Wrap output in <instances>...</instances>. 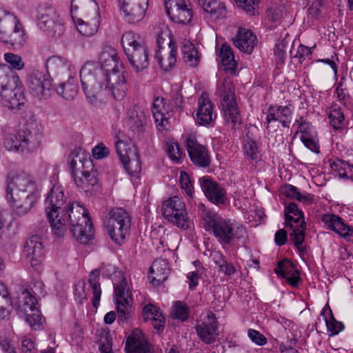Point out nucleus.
<instances>
[{
  "label": "nucleus",
  "mask_w": 353,
  "mask_h": 353,
  "mask_svg": "<svg viewBox=\"0 0 353 353\" xmlns=\"http://www.w3.org/2000/svg\"><path fill=\"white\" fill-rule=\"evenodd\" d=\"M99 62L88 61L80 71L84 94L92 105L101 108L108 98L122 100L128 90L122 63L112 46L103 48Z\"/></svg>",
  "instance_id": "nucleus-1"
},
{
  "label": "nucleus",
  "mask_w": 353,
  "mask_h": 353,
  "mask_svg": "<svg viewBox=\"0 0 353 353\" xmlns=\"http://www.w3.org/2000/svg\"><path fill=\"white\" fill-rule=\"evenodd\" d=\"M203 224L206 230L212 232L223 248L236 243L243 245L248 243L245 228L234 220L224 219L215 212L206 211L203 216Z\"/></svg>",
  "instance_id": "nucleus-2"
},
{
  "label": "nucleus",
  "mask_w": 353,
  "mask_h": 353,
  "mask_svg": "<svg viewBox=\"0 0 353 353\" xmlns=\"http://www.w3.org/2000/svg\"><path fill=\"white\" fill-rule=\"evenodd\" d=\"M60 216H63L73 237L83 244H87L92 239L94 231L93 225L85 208L79 202L69 201L61 211Z\"/></svg>",
  "instance_id": "nucleus-3"
},
{
  "label": "nucleus",
  "mask_w": 353,
  "mask_h": 353,
  "mask_svg": "<svg viewBox=\"0 0 353 353\" xmlns=\"http://www.w3.org/2000/svg\"><path fill=\"white\" fill-rule=\"evenodd\" d=\"M34 124H28L24 129L17 134L12 132V128L8 125H3L1 132L3 147L8 151L23 152L29 146L34 148L39 145L41 134Z\"/></svg>",
  "instance_id": "nucleus-4"
},
{
  "label": "nucleus",
  "mask_w": 353,
  "mask_h": 353,
  "mask_svg": "<svg viewBox=\"0 0 353 353\" xmlns=\"http://www.w3.org/2000/svg\"><path fill=\"white\" fill-rule=\"evenodd\" d=\"M70 158V168L77 185L85 192L90 191L98 182L90 158L81 151H73Z\"/></svg>",
  "instance_id": "nucleus-5"
},
{
  "label": "nucleus",
  "mask_w": 353,
  "mask_h": 353,
  "mask_svg": "<svg viewBox=\"0 0 353 353\" xmlns=\"http://www.w3.org/2000/svg\"><path fill=\"white\" fill-rule=\"evenodd\" d=\"M66 197L64 195L63 188L59 185H54L49 192L45 201V210L48 221L54 235L63 237L65 233V221L63 216H60L61 211L65 207Z\"/></svg>",
  "instance_id": "nucleus-6"
},
{
  "label": "nucleus",
  "mask_w": 353,
  "mask_h": 353,
  "mask_svg": "<svg viewBox=\"0 0 353 353\" xmlns=\"http://www.w3.org/2000/svg\"><path fill=\"white\" fill-rule=\"evenodd\" d=\"M217 93L221 99L224 121L232 129L239 128L242 123V117L236 101L234 88L229 79L220 80L217 83Z\"/></svg>",
  "instance_id": "nucleus-7"
},
{
  "label": "nucleus",
  "mask_w": 353,
  "mask_h": 353,
  "mask_svg": "<svg viewBox=\"0 0 353 353\" xmlns=\"http://www.w3.org/2000/svg\"><path fill=\"white\" fill-rule=\"evenodd\" d=\"M121 44L134 70L139 72L148 68V49L139 34L133 32L124 33L121 37Z\"/></svg>",
  "instance_id": "nucleus-8"
},
{
  "label": "nucleus",
  "mask_w": 353,
  "mask_h": 353,
  "mask_svg": "<svg viewBox=\"0 0 353 353\" xmlns=\"http://www.w3.org/2000/svg\"><path fill=\"white\" fill-rule=\"evenodd\" d=\"M132 219L128 212L122 208L112 209L105 225L110 239L117 244H123L130 235Z\"/></svg>",
  "instance_id": "nucleus-9"
},
{
  "label": "nucleus",
  "mask_w": 353,
  "mask_h": 353,
  "mask_svg": "<svg viewBox=\"0 0 353 353\" xmlns=\"http://www.w3.org/2000/svg\"><path fill=\"white\" fill-rule=\"evenodd\" d=\"M285 219L292 229L290 240L301 252L305 251L303 243L305 239L306 223L304 221L303 213L298 208L296 204L290 203L285 210Z\"/></svg>",
  "instance_id": "nucleus-10"
},
{
  "label": "nucleus",
  "mask_w": 353,
  "mask_h": 353,
  "mask_svg": "<svg viewBox=\"0 0 353 353\" xmlns=\"http://www.w3.org/2000/svg\"><path fill=\"white\" fill-rule=\"evenodd\" d=\"M161 210L164 218L174 225L183 230L190 228V220L185 205L179 197L175 196L165 200Z\"/></svg>",
  "instance_id": "nucleus-11"
},
{
  "label": "nucleus",
  "mask_w": 353,
  "mask_h": 353,
  "mask_svg": "<svg viewBox=\"0 0 353 353\" xmlns=\"http://www.w3.org/2000/svg\"><path fill=\"white\" fill-rule=\"evenodd\" d=\"M37 25L49 37L59 38L64 32L63 24L55 8L48 6L39 10Z\"/></svg>",
  "instance_id": "nucleus-12"
},
{
  "label": "nucleus",
  "mask_w": 353,
  "mask_h": 353,
  "mask_svg": "<svg viewBox=\"0 0 353 353\" xmlns=\"http://www.w3.org/2000/svg\"><path fill=\"white\" fill-rule=\"evenodd\" d=\"M6 193L39 195V190L36 181L31 175L24 172H19L7 176Z\"/></svg>",
  "instance_id": "nucleus-13"
},
{
  "label": "nucleus",
  "mask_w": 353,
  "mask_h": 353,
  "mask_svg": "<svg viewBox=\"0 0 353 353\" xmlns=\"http://www.w3.org/2000/svg\"><path fill=\"white\" fill-rule=\"evenodd\" d=\"M115 150L129 174L134 175L141 170L139 155L130 140L128 141L117 140L115 142Z\"/></svg>",
  "instance_id": "nucleus-14"
},
{
  "label": "nucleus",
  "mask_w": 353,
  "mask_h": 353,
  "mask_svg": "<svg viewBox=\"0 0 353 353\" xmlns=\"http://www.w3.org/2000/svg\"><path fill=\"white\" fill-rule=\"evenodd\" d=\"M28 85L32 95L39 99H46L52 94V79L41 71L35 70L30 74Z\"/></svg>",
  "instance_id": "nucleus-15"
},
{
  "label": "nucleus",
  "mask_w": 353,
  "mask_h": 353,
  "mask_svg": "<svg viewBox=\"0 0 353 353\" xmlns=\"http://www.w3.org/2000/svg\"><path fill=\"white\" fill-rule=\"evenodd\" d=\"M26 102L24 87L20 80L0 94L2 105L14 112L25 109Z\"/></svg>",
  "instance_id": "nucleus-16"
},
{
  "label": "nucleus",
  "mask_w": 353,
  "mask_h": 353,
  "mask_svg": "<svg viewBox=\"0 0 353 353\" xmlns=\"http://www.w3.org/2000/svg\"><path fill=\"white\" fill-rule=\"evenodd\" d=\"M167 14L178 23L185 24L192 18L191 4L188 0H165Z\"/></svg>",
  "instance_id": "nucleus-17"
},
{
  "label": "nucleus",
  "mask_w": 353,
  "mask_h": 353,
  "mask_svg": "<svg viewBox=\"0 0 353 353\" xmlns=\"http://www.w3.org/2000/svg\"><path fill=\"white\" fill-rule=\"evenodd\" d=\"M149 0H119L124 19L130 23L141 21L148 9Z\"/></svg>",
  "instance_id": "nucleus-18"
},
{
  "label": "nucleus",
  "mask_w": 353,
  "mask_h": 353,
  "mask_svg": "<svg viewBox=\"0 0 353 353\" xmlns=\"http://www.w3.org/2000/svg\"><path fill=\"white\" fill-rule=\"evenodd\" d=\"M39 195L6 193V199L13 212L17 216H25L35 205Z\"/></svg>",
  "instance_id": "nucleus-19"
},
{
  "label": "nucleus",
  "mask_w": 353,
  "mask_h": 353,
  "mask_svg": "<svg viewBox=\"0 0 353 353\" xmlns=\"http://www.w3.org/2000/svg\"><path fill=\"white\" fill-rule=\"evenodd\" d=\"M216 116L214 105L209 94L206 92H203L197 101L196 123L200 125L204 126L210 125L215 121Z\"/></svg>",
  "instance_id": "nucleus-20"
},
{
  "label": "nucleus",
  "mask_w": 353,
  "mask_h": 353,
  "mask_svg": "<svg viewBox=\"0 0 353 353\" xmlns=\"http://www.w3.org/2000/svg\"><path fill=\"white\" fill-rule=\"evenodd\" d=\"M185 145L188 155L194 165L199 168H207L211 162L210 156L205 146L199 143L194 138L188 137Z\"/></svg>",
  "instance_id": "nucleus-21"
},
{
  "label": "nucleus",
  "mask_w": 353,
  "mask_h": 353,
  "mask_svg": "<svg viewBox=\"0 0 353 353\" xmlns=\"http://www.w3.org/2000/svg\"><path fill=\"white\" fill-rule=\"evenodd\" d=\"M23 252L30 265L34 270H38L44 254L41 237L33 235L28 238L26 242Z\"/></svg>",
  "instance_id": "nucleus-22"
},
{
  "label": "nucleus",
  "mask_w": 353,
  "mask_h": 353,
  "mask_svg": "<svg viewBox=\"0 0 353 353\" xmlns=\"http://www.w3.org/2000/svg\"><path fill=\"white\" fill-rule=\"evenodd\" d=\"M205 317L202 323L196 325L195 329L199 339L205 343L210 344L218 336V322L215 314L210 311L207 312Z\"/></svg>",
  "instance_id": "nucleus-23"
},
{
  "label": "nucleus",
  "mask_w": 353,
  "mask_h": 353,
  "mask_svg": "<svg viewBox=\"0 0 353 353\" xmlns=\"http://www.w3.org/2000/svg\"><path fill=\"white\" fill-rule=\"evenodd\" d=\"M114 294L118 318L123 322L125 321L130 316V304L128 301L130 292L127 281L125 279H123L118 285L114 286Z\"/></svg>",
  "instance_id": "nucleus-24"
},
{
  "label": "nucleus",
  "mask_w": 353,
  "mask_h": 353,
  "mask_svg": "<svg viewBox=\"0 0 353 353\" xmlns=\"http://www.w3.org/2000/svg\"><path fill=\"white\" fill-rule=\"evenodd\" d=\"M199 183L209 201L218 206L225 203L226 192L220 184L210 180L208 176L201 178Z\"/></svg>",
  "instance_id": "nucleus-25"
},
{
  "label": "nucleus",
  "mask_w": 353,
  "mask_h": 353,
  "mask_svg": "<svg viewBox=\"0 0 353 353\" xmlns=\"http://www.w3.org/2000/svg\"><path fill=\"white\" fill-rule=\"evenodd\" d=\"M46 67L48 74L55 77H71L75 75L74 66L66 58L60 56H52L46 61Z\"/></svg>",
  "instance_id": "nucleus-26"
},
{
  "label": "nucleus",
  "mask_w": 353,
  "mask_h": 353,
  "mask_svg": "<svg viewBox=\"0 0 353 353\" xmlns=\"http://www.w3.org/2000/svg\"><path fill=\"white\" fill-rule=\"evenodd\" d=\"M152 112L159 130H166L172 113L164 98L157 97L154 99L152 105Z\"/></svg>",
  "instance_id": "nucleus-27"
},
{
  "label": "nucleus",
  "mask_w": 353,
  "mask_h": 353,
  "mask_svg": "<svg viewBox=\"0 0 353 353\" xmlns=\"http://www.w3.org/2000/svg\"><path fill=\"white\" fill-rule=\"evenodd\" d=\"M323 223L331 230L335 232L347 241L353 238V227L346 225L343 219L333 214H325L321 219Z\"/></svg>",
  "instance_id": "nucleus-28"
},
{
  "label": "nucleus",
  "mask_w": 353,
  "mask_h": 353,
  "mask_svg": "<svg viewBox=\"0 0 353 353\" xmlns=\"http://www.w3.org/2000/svg\"><path fill=\"white\" fill-rule=\"evenodd\" d=\"M292 116V110L288 105H270L265 117L266 128H270L272 121H279L285 128H289Z\"/></svg>",
  "instance_id": "nucleus-29"
},
{
  "label": "nucleus",
  "mask_w": 353,
  "mask_h": 353,
  "mask_svg": "<svg viewBox=\"0 0 353 353\" xmlns=\"http://www.w3.org/2000/svg\"><path fill=\"white\" fill-rule=\"evenodd\" d=\"M126 353H151L142 331L136 329L128 336L125 346Z\"/></svg>",
  "instance_id": "nucleus-30"
},
{
  "label": "nucleus",
  "mask_w": 353,
  "mask_h": 353,
  "mask_svg": "<svg viewBox=\"0 0 353 353\" xmlns=\"http://www.w3.org/2000/svg\"><path fill=\"white\" fill-rule=\"evenodd\" d=\"M233 43L241 52L251 54L257 43L256 35L250 30L240 28L232 39Z\"/></svg>",
  "instance_id": "nucleus-31"
},
{
  "label": "nucleus",
  "mask_w": 353,
  "mask_h": 353,
  "mask_svg": "<svg viewBox=\"0 0 353 353\" xmlns=\"http://www.w3.org/2000/svg\"><path fill=\"white\" fill-rule=\"evenodd\" d=\"M170 270L167 260L157 259L152 264L150 268V283L154 286H159L168 277Z\"/></svg>",
  "instance_id": "nucleus-32"
},
{
  "label": "nucleus",
  "mask_w": 353,
  "mask_h": 353,
  "mask_svg": "<svg viewBox=\"0 0 353 353\" xmlns=\"http://www.w3.org/2000/svg\"><path fill=\"white\" fill-rule=\"evenodd\" d=\"M126 119L128 126L134 132H143L148 122L147 114L138 106H134L128 110Z\"/></svg>",
  "instance_id": "nucleus-33"
},
{
  "label": "nucleus",
  "mask_w": 353,
  "mask_h": 353,
  "mask_svg": "<svg viewBox=\"0 0 353 353\" xmlns=\"http://www.w3.org/2000/svg\"><path fill=\"white\" fill-rule=\"evenodd\" d=\"M168 37L169 52L162 54L161 50L155 54V58L157 60L160 67L164 70H169L175 65L176 62V48L174 42L172 40L170 35H166Z\"/></svg>",
  "instance_id": "nucleus-34"
},
{
  "label": "nucleus",
  "mask_w": 353,
  "mask_h": 353,
  "mask_svg": "<svg viewBox=\"0 0 353 353\" xmlns=\"http://www.w3.org/2000/svg\"><path fill=\"white\" fill-rule=\"evenodd\" d=\"M36 309H38L36 297L28 290H23L18 296L16 306V310L19 315H24Z\"/></svg>",
  "instance_id": "nucleus-35"
},
{
  "label": "nucleus",
  "mask_w": 353,
  "mask_h": 353,
  "mask_svg": "<svg viewBox=\"0 0 353 353\" xmlns=\"http://www.w3.org/2000/svg\"><path fill=\"white\" fill-rule=\"evenodd\" d=\"M0 41L12 45L14 48L22 47L26 42V37L21 24L19 22L10 32L6 35H1Z\"/></svg>",
  "instance_id": "nucleus-36"
},
{
  "label": "nucleus",
  "mask_w": 353,
  "mask_h": 353,
  "mask_svg": "<svg viewBox=\"0 0 353 353\" xmlns=\"http://www.w3.org/2000/svg\"><path fill=\"white\" fill-rule=\"evenodd\" d=\"M198 3L203 10L209 13L213 20H216L224 17L225 6L217 0H197Z\"/></svg>",
  "instance_id": "nucleus-37"
},
{
  "label": "nucleus",
  "mask_w": 353,
  "mask_h": 353,
  "mask_svg": "<svg viewBox=\"0 0 353 353\" xmlns=\"http://www.w3.org/2000/svg\"><path fill=\"white\" fill-rule=\"evenodd\" d=\"M99 17V11L94 12V17L92 19V21H84L81 19H77V20H75L74 17H72L78 31L85 37L92 36L98 31Z\"/></svg>",
  "instance_id": "nucleus-38"
},
{
  "label": "nucleus",
  "mask_w": 353,
  "mask_h": 353,
  "mask_svg": "<svg viewBox=\"0 0 353 353\" xmlns=\"http://www.w3.org/2000/svg\"><path fill=\"white\" fill-rule=\"evenodd\" d=\"M19 77L8 65H0V94L18 83Z\"/></svg>",
  "instance_id": "nucleus-39"
},
{
  "label": "nucleus",
  "mask_w": 353,
  "mask_h": 353,
  "mask_svg": "<svg viewBox=\"0 0 353 353\" xmlns=\"http://www.w3.org/2000/svg\"><path fill=\"white\" fill-rule=\"evenodd\" d=\"M74 76L68 77L67 82L62 83L56 88L57 94L67 100H72L77 95V80Z\"/></svg>",
  "instance_id": "nucleus-40"
},
{
  "label": "nucleus",
  "mask_w": 353,
  "mask_h": 353,
  "mask_svg": "<svg viewBox=\"0 0 353 353\" xmlns=\"http://www.w3.org/2000/svg\"><path fill=\"white\" fill-rule=\"evenodd\" d=\"M99 279L100 271L97 269L92 270L89 274L88 283L93 294L92 303L94 307H98L100 303L101 289Z\"/></svg>",
  "instance_id": "nucleus-41"
},
{
  "label": "nucleus",
  "mask_w": 353,
  "mask_h": 353,
  "mask_svg": "<svg viewBox=\"0 0 353 353\" xmlns=\"http://www.w3.org/2000/svg\"><path fill=\"white\" fill-rule=\"evenodd\" d=\"M181 52L184 62L189 66H196L199 61L198 51L193 43L185 40L181 47Z\"/></svg>",
  "instance_id": "nucleus-42"
},
{
  "label": "nucleus",
  "mask_w": 353,
  "mask_h": 353,
  "mask_svg": "<svg viewBox=\"0 0 353 353\" xmlns=\"http://www.w3.org/2000/svg\"><path fill=\"white\" fill-rule=\"evenodd\" d=\"M323 316L327 330L331 332V336L338 334L344 330V325L342 322L335 319L331 309L329 307H324L321 312Z\"/></svg>",
  "instance_id": "nucleus-43"
},
{
  "label": "nucleus",
  "mask_w": 353,
  "mask_h": 353,
  "mask_svg": "<svg viewBox=\"0 0 353 353\" xmlns=\"http://www.w3.org/2000/svg\"><path fill=\"white\" fill-rule=\"evenodd\" d=\"M282 194L288 198L294 199L303 203H312L314 201V196L308 193H301L292 185L287 184L282 188Z\"/></svg>",
  "instance_id": "nucleus-44"
},
{
  "label": "nucleus",
  "mask_w": 353,
  "mask_h": 353,
  "mask_svg": "<svg viewBox=\"0 0 353 353\" xmlns=\"http://www.w3.org/2000/svg\"><path fill=\"white\" fill-rule=\"evenodd\" d=\"M328 118L333 128L339 130L343 128L344 114L339 108H332L328 113Z\"/></svg>",
  "instance_id": "nucleus-45"
},
{
  "label": "nucleus",
  "mask_w": 353,
  "mask_h": 353,
  "mask_svg": "<svg viewBox=\"0 0 353 353\" xmlns=\"http://www.w3.org/2000/svg\"><path fill=\"white\" fill-rule=\"evenodd\" d=\"M4 59L11 70H21L25 67V63L22 58L16 54L12 52H6L4 54Z\"/></svg>",
  "instance_id": "nucleus-46"
},
{
  "label": "nucleus",
  "mask_w": 353,
  "mask_h": 353,
  "mask_svg": "<svg viewBox=\"0 0 353 353\" xmlns=\"http://www.w3.org/2000/svg\"><path fill=\"white\" fill-rule=\"evenodd\" d=\"M166 152L170 159L175 163H179L183 152L177 142L168 141L166 143Z\"/></svg>",
  "instance_id": "nucleus-47"
},
{
  "label": "nucleus",
  "mask_w": 353,
  "mask_h": 353,
  "mask_svg": "<svg viewBox=\"0 0 353 353\" xmlns=\"http://www.w3.org/2000/svg\"><path fill=\"white\" fill-rule=\"evenodd\" d=\"M294 271H296V270L294 269L291 261L288 259L279 261L276 268L274 270V272L277 275L281 276L283 278L293 273Z\"/></svg>",
  "instance_id": "nucleus-48"
},
{
  "label": "nucleus",
  "mask_w": 353,
  "mask_h": 353,
  "mask_svg": "<svg viewBox=\"0 0 353 353\" xmlns=\"http://www.w3.org/2000/svg\"><path fill=\"white\" fill-rule=\"evenodd\" d=\"M91 8L94 12L99 11V6L94 0H72L71 1V14L73 17V12L79 8Z\"/></svg>",
  "instance_id": "nucleus-49"
},
{
  "label": "nucleus",
  "mask_w": 353,
  "mask_h": 353,
  "mask_svg": "<svg viewBox=\"0 0 353 353\" xmlns=\"http://www.w3.org/2000/svg\"><path fill=\"white\" fill-rule=\"evenodd\" d=\"M172 315L175 319L185 321L189 316L187 305L181 301H176L172 309Z\"/></svg>",
  "instance_id": "nucleus-50"
},
{
  "label": "nucleus",
  "mask_w": 353,
  "mask_h": 353,
  "mask_svg": "<svg viewBox=\"0 0 353 353\" xmlns=\"http://www.w3.org/2000/svg\"><path fill=\"white\" fill-rule=\"evenodd\" d=\"M179 182L181 187L185 191L187 195L189 197H192L194 194V188L189 174L184 171L181 172Z\"/></svg>",
  "instance_id": "nucleus-51"
},
{
  "label": "nucleus",
  "mask_w": 353,
  "mask_h": 353,
  "mask_svg": "<svg viewBox=\"0 0 353 353\" xmlns=\"http://www.w3.org/2000/svg\"><path fill=\"white\" fill-rule=\"evenodd\" d=\"M142 315L145 321H152L157 318L161 317L163 314L156 306L148 304L144 306Z\"/></svg>",
  "instance_id": "nucleus-52"
},
{
  "label": "nucleus",
  "mask_w": 353,
  "mask_h": 353,
  "mask_svg": "<svg viewBox=\"0 0 353 353\" xmlns=\"http://www.w3.org/2000/svg\"><path fill=\"white\" fill-rule=\"evenodd\" d=\"M99 344L100 353H112V341L108 332L101 334Z\"/></svg>",
  "instance_id": "nucleus-53"
},
{
  "label": "nucleus",
  "mask_w": 353,
  "mask_h": 353,
  "mask_svg": "<svg viewBox=\"0 0 353 353\" xmlns=\"http://www.w3.org/2000/svg\"><path fill=\"white\" fill-rule=\"evenodd\" d=\"M26 317V322L34 329H37L41 323V315L39 309L33 310L23 315Z\"/></svg>",
  "instance_id": "nucleus-54"
},
{
  "label": "nucleus",
  "mask_w": 353,
  "mask_h": 353,
  "mask_svg": "<svg viewBox=\"0 0 353 353\" xmlns=\"http://www.w3.org/2000/svg\"><path fill=\"white\" fill-rule=\"evenodd\" d=\"M336 166L341 178H353V163L341 161Z\"/></svg>",
  "instance_id": "nucleus-55"
},
{
  "label": "nucleus",
  "mask_w": 353,
  "mask_h": 353,
  "mask_svg": "<svg viewBox=\"0 0 353 353\" xmlns=\"http://www.w3.org/2000/svg\"><path fill=\"white\" fill-rule=\"evenodd\" d=\"M261 0H235L247 14L250 15L254 14V10Z\"/></svg>",
  "instance_id": "nucleus-56"
},
{
  "label": "nucleus",
  "mask_w": 353,
  "mask_h": 353,
  "mask_svg": "<svg viewBox=\"0 0 353 353\" xmlns=\"http://www.w3.org/2000/svg\"><path fill=\"white\" fill-rule=\"evenodd\" d=\"M245 154L251 159H256L259 149L257 144L251 139H248L244 145Z\"/></svg>",
  "instance_id": "nucleus-57"
},
{
  "label": "nucleus",
  "mask_w": 353,
  "mask_h": 353,
  "mask_svg": "<svg viewBox=\"0 0 353 353\" xmlns=\"http://www.w3.org/2000/svg\"><path fill=\"white\" fill-rule=\"evenodd\" d=\"M301 141L306 148L316 154L319 153V146L315 137H311L306 132L301 135Z\"/></svg>",
  "instance_id": "nucleus-58"
},
{
  "label": "nucleus",
  "mask_w": 353,
  "mask_h": 353,
  "mask_svg": "<svg viewBox=\"0 0 353 353\" xmlns=\"http://www.w3.org/2000/svg\"><path fill=\"white\" fill-rule=\"evenodd\" d=\"M248 334L250 340L258 345H263L267 343L266 337L257 330L250 329Z\"/></svg>",
  "instance_id": "nucleus-59"
},
{
  "label": "nucleus",
  "mask_w": 353,
  "mask_h": 353,
  "mask_svg": "<svg viewBox=\"0 0 353 353\" xmlns=\"http://www.w3.org/2000/svg\"><path fill=\"white\" fill-rule=\"evenodd\" d=\"M335 92L337 94L339 101L343 105H345L350 98V94L341 81L338 83Z\"/></svg>",
  "instance_id": "nucleus-60"
},
{
  "label": "nucleus",
  "mask_w": 353,
  "mask_h": 353,
  "mask_svg": "<svg viewBox=\"0 0 353 353\" xmlns=\"http://www.w3.org/2000/svg\"><path fill=\"white\" fill-rule=\"evenodd\" d=\"M221 62L224 70L230 74H236L237 64L234 60V56H230L229 59H221Z\"/></svg>",
  "instance_id": "nucleus-61"
},
{
  "label": "nucleus",
  "mask_w": 353,
  "mask_h": 353,
  "mask_svg": "<svg viewBox=\"0 0 353 353\" xmlns=\"http://www.w3.org/2000/svg\"><path fill=\"white\" fill-rule=\"evenodd\" d=\"M109 154V150L105 145L101 143H98L92 149V155L97 159H101L106 157Z\"/></svg>",
  "instance_id": "nucleus-62"
},
{
  "label": "nucleus",
  "mask_w": 353,
  "mask_h": 353,
  "mask_svg": "<svg viewBox=\"0 0 353 353\" xmlns=\"http://www.w3.org/2000/svg\"><path fill=\"white\" fill-rule=\"evenodd\" d=\"M311 48L302 44L299 45V46L297 48V52L295 57L299 59L300 63H302L304 60H305L307 58L311 59Z\"/></svg>",
  "instance_id": "nucleus-63"
},
{
  "label": "nucleus",
  "mask_w": 353,
  "mask_h": 353,
  "mask_svg": "<svg viewBox=\"0 0 353 353\" xmlns=\"http://www.w3.org/2000/svg\"><path fill=\"white\" fill-rule=\"evenodd\" d=\"M0 347L5 353H16L15 348L12 342L6 338L0 339Z\"/></svg>",
  "instance_id": "nucleus-64"
}]
</instances>
